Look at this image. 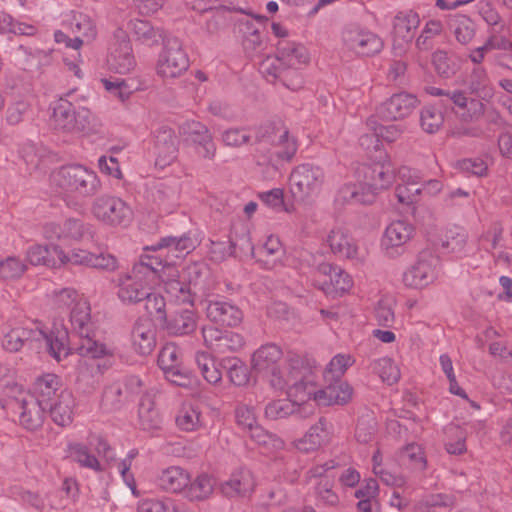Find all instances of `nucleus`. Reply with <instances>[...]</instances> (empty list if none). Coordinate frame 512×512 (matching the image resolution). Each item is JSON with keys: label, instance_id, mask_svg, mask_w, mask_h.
<instances>
[{"label": "nucleus", "instance_id": "obj_1", "mask_svg": "<svg viewBox=\"0 0 512 512\" xmlns=\"http://www.w3.org/2000/svg\"><path fill=\"white\" fill-rule=\"evenodd\" d=\"M52 181L62 192L74 199L94 197L102 189L97 173L81 164L60 167L52 174Z\"/></svg>", "mask_w": 512, "mask_h": 512}, {"label": "nucleus", "instance_id": "obj_2", "mask_svg": "<svg viewBox=\"0 0 512 512\" xmlns=\"http://www.w3.org/2000/svg\"><path fill=\"white\" fill-rule=\"evenodd\" d=\"M70 322L73 333L79 338L74 349L80 356L96 359L111 354L105 344L94 339V324L91 321V308L87 300L80 299L72 307Z\"/></svg>", "mask_w": 512, "mask_h": 512}, {"label": "nucleus", "instance_id": "obj_3", "mask_svg": "<svg viewBox=\"0 0 512 512\" xmlns=\"http://www.w3.org/2000/svg\"><path fill=\"white\" fill-rule=\"evenodd\" d=\"M52 121L54 128L70 133H90L95 128V117L84 107L76 109L65 98H60L53 107Z\"/></svg>", "mask_w": 512, "mask_h": 512}, {"label": "nucleus", "instance_id": "obj_4", "mask_svg": "<svg viewBox=\"0 0 512 512\" xmlns=\"http://www.w3.org/2000/svg\"><path fill=\"white\" fill-rule=\"evenodd\" d=\"M282 359V350L275 344H266L261 346L253 353V369L265 377L270 386L275 390H284L290 379H285V375L279 366Z\"/></svg>", "mask_w": 512, "mask_h": 512}, {"label": "nucleus", "instance_id": "obj_5", "mask_svg": "<svg viewBox=\"0 0 512 512\" xmlns=\"http://www.w3.org/2000/svg\"><path fill=\"white\" fill-rule=\"evenodd\" d=\"M441 270L440 257L431 249L419 252L416 262L403 274L405 286L422 289L432 284Z\"/></svg>", "mask_w": 512, "mask_h": 512}, {"label": "nucleus", "instance_id": "obj_6", "mask_svg": "<svg viewBox=\"0 0 512 512\" xmlns=\"http://www.w3.org/2000/svg\"><path fill=\"white\" fill-rule=\"evenodd\" d=\"M324 182V170L311 163L296 166L290 174L291 192L295 198L300 200L318 195Z\"/></svg>", "mask_w": 512, "mask_h": 512}, {"label": "nucleus", "instance_id": "obj_7", "mask_svg": "<svg viewBox=\"0 0 512 512\" xmlns=\"http://www.w3.org/2000/svg\"><path fill=\"white\" fill-rule=\"evenodd\" d=\"M190 62L182 42L176 37L164 39L158 56L157 74L164 79L180 77L189 68Z\"/></svg>", "mask_w": 512, "mask_h": 512}, {"label": "nucleus", "instance_id": "obj_8", "mask_svg": "<svg viewBox=\"0 0 512 512\" xmlns=\"http://www.w3.org/2000/svg\"><path fill=\"white\" fill-rule=\"evenodd\" d=\"M139 269H143L142 266H133L131 272L119 274L113 281L118 287L117 296L124 304L134 305L149 296L151 282L142 277Z\"/></svg>", "mask_w": 512, "mask_h": 512}, {"label": "nucleus", "instance_id": "obj_9", "mask_svg": "<svg viewBox=\"0 0 512 512\" xmlns=\"http://www.w3.org/2000/svg\"><path fill=\"white\" fill-rule=\"evenodd\" d=\"M91 211L96 219L111 226L128 222L132 217L130 207L122 199L107 194L94 200Z\"/></svg>", "mask_w": 512, "mask_h": 512}, {"label": "nucleus", "instance_id": "obj_10", "mask_svg": "<svg viewBox=\"0 0 512 512\" xmlns=\"http://www.w3.org/2000/svg\"><path fill=\"white\" fill-rule=\"evenodd\" d=\"M342 40L350 50L362 56L379 53L383 48V41L376 34L357 24L345 26Z\"/></svg>", "mask_w": 512, "mask_h": 512}, {"label": "nucleus", "instance_id": "obj_11", "mask_svg": "<svg viewBox=\"0 0 512 512\" xmlns=\"http://www.w3.org/2000/svg\"><path fill=\"white\" fill-rule=\"evenodd\" d=\"M107 63L111 70L120 74L129 73L136 66L129 37L121 28L116 29L113 34Z\"/></svg>", "mask_w": 512, "mask_h": 512}, {"label": "nucleus", "instance_id": "obj_12", "mask_svg": "<svg viewBox=\"0 0 512 512\" xmlns=\"http://www.w3.org/2000/svg\"><path fill=\"white\" fill-rule=\"evenodd\" d=\"M202 336L205 345L218 355L236 353L245 345L242 335L233 331H223L214 326L203 327Z\"/></svg>", "mask_w": 512, "mask_h": 512}, {"label": "nucleus", "instance_id": "obj_13", "mask_svg": "<svg viewBox=\"0 0 512 512\" xmlns=\"http://www.w3.org/2000/svg\"><path fill=\"white\" fill-rule=\"evenodd\" d=\"M420 24L419 15L410 10L399 12L393 19V49L398 54L406 51L415 36V30Z\"/></svg>", "mask_w": 512, "mask_h": 512}, {"label": "nucleus", "instance_id": "obj_14", "mask_svg": "<svg viewBox=\"0 0 512 512\" xmlns=\"http://www.w3.org/2000/svg\"><path fill=\"white\" fill-rule=\"evenodd\" d=\"M418 98L411 93L393 94L377 108V114L385 120H399L409 116L418 106Z\"/></svg>", "mask_w": 512, "mask_h": 512}, {"label": "nucleus", "instance_id": "obj_15", "mask_svg": "<svg viewBox=\"0 0 512 512\" xmlns=\"http://www.w3.org/2000/svg\"><path fill=\"white\" fill-rule=\"evenodd\" d=\"M163 285L166 294L174 301L182 304L190 301V292L185 287V282L182 281V271L180 272L177 267L165 260V265L160 268L156 276Z\"/></svg>", "mask_w": 512, "mask_h": 512}, {"label": "nucleus", "instance_id": "obj_16", "mask_svg": "<svg viewBox=\"0 0 512 512\" xmlns=\"http://www.w3.org/2000/svg\"><path fill=\"white\" fill-rule=\"evenodd\" d=\"M414 227L405 220L391 222L385 229L381 240V247L385 253L391 257L398 254V249L402 248L413 236Z\"/></svg>", "mask_w": 512, "mask_h": 512}, {"label": "nucleus", "instance_id": "obj_17", "mask_svg": "<svg viewBox=\"0 0 512 512\" xmlns=\"http://www.w3.org/2000/svg\"><path fill=\"white\" fill-rule=\"evenodd\" d=\"M205 310L211 322L222 326L235 327L243 320L241 309L226 300H208Z\"/></svg>", "mask_w": 512, "mask_h": 512}, {"label": "nucleus", "instance_id": "obj_18", "mask_svg": "<svg viewBox=\"0 0 512 512\" xmlns=\"http://www.w3.org/2000/svg\"><path fill=\"white\" fill-rule=\"evenodd\" d=\"M177 136L174 131L162 126L155 132V165L161 169L170 165L177 158Z\"/></svg>", "mask_w": 512, "mask_h": 512}, {"label": "nucleus", "instance_id": "obj_19", "mask_svg": "<svg viewBox=\"0 0 512 512\" xmlns=\"http://www.w3.org/2000/svg\"><path fill=\"white\" fill-rule=\"evenodd\" d=\"M448 102H452L450 107L464 122H476L485 113V105L481 100L468 98L460 90H454L453 93L448 94Z\"/></svg>", "mask_w": 512, "mask_h": 512}, {"label": "nucleus", "instance_id": "obj_20", "mask_svg": "<svg viewBox=\"0 0 512 512\" xmlns=\"http://www.w3.org/2000/svg\"><path fill=\"white\" fill-rule=\"evenodd\" d=\"M317 274L324 278L320 288L327 294L344 293L352 286L351 277L338 266L322 263L318 266Z\"/></svg>", "mask_w": 512, "mask_h": 512}, {"label": "nucleus", "instance_id": "obj_21", "mask_svg": "<svg viewBox=\"0 0 512 512\" xmlns=\"http://www.w3.org/2000/svg\"><path fill=\"white\" fill-rule=\"evenodd\" d=\"M16 407L20 410V424L27 430L34 431L43 425L47 406L35 397L25 395Z\"/></svg>", "mask_w": 512, "mask_h": 512}, {"label": "nucleus", "instance_id": "obj_22", "mask_svg": "<svg viewBox=\"0 0 512 512\" xmlns=\"http://www.w3.org/2000/svg\"><path fill=\"white\" fill-rule=\"evenodd\" d=\"M131 340L138 354H151L156 347V328L153 323L148 319L137 320L131 332Z\"/></svg>", "mask_w": 512, "mask_h": 512}, {"label": "nucleus", "instance_id": "obj_23", "mask_svg": "<svg viewBox=\"0 0 512 512\" xmlns=\"http://www.w3.org/2000/svg\"><path fill=\"white\" fill-rule=\"evenodd\" d=\"M358 173L363 176V183L373 194L388 188L394 181L393 172L384 164L362 165Z\"/></svg>", "mask_w": 512, "mask_h": 512}, {"label": "nucleus", "instance_id": "obj_24", "mask_svg": "<svg viewBox=\"0 0 512 512\" xmlns=\"http://www.w3.org/2000/svg\"><path fill=\"white\" fill-rule=\"evenodd\" d=\"M75 399L71 391L63 389L57 395L55 401L47 405L53 422L61 427L68 426L73 421Z\"/></svg>", "mask_w": 512, "mask_h": 512}, {"label": "nucleus", "instance_id": "obj_25", "mask_svg": "<svg viewBox=\"0 0 512 512\" xmlns=\"http://www.w3.org/2000/svg\"><path fill=\"white\" fill-rule=\"evenodd\" d=\"M185 133L198 146V153L205 159L212 160L216 154V146L209 129L202 123L191 121L186 124Z\"/></svg>", "mask_w": 512, "mask_h": 512}, {"label": "nucleus", "instance_id": "obj_26", "mask_svg": "<svg viewBox=\"0 0 512 512\" xmlns=\"http://www.w3.org/2000/svg\"><path fill=\"white\" fill-rule=\"evenodd\" d=\"M328 439L329 431L327 419L320 417L302 438L295 441V447L301 452L309 453L319 449Z\"/></svg>", "mask_w": 512, "mask_h": 512}, {"label": "nucleus", "instance_id": "obj_27", "mask_svg": "<svg viewBox=\"0 0 512 512\" xmlns=\"http://www.w3.org/2000/svg\"><path fill=\"white\" fill-rule=\"evenodd\" d=\"M309 60L306 48L287 39H281L277 43L276 62H280L287 68H295L305 64Z\"/></svg>", "mask_w": 512, "mask_h": 512}, {"label": "nucleus", "instance_id": "obj_28", "mask_svg": "<svg viewBox=\"0 0 512 512\" xmlns=\"http://www.w3.org/2000/svg\"><path fill=\"white\" fill-rule=\"evenodd\" d=\"M285 379H290V382L284 389H287V395L293 399L292 402L294 404L306 402L312 397L315 400V394L318 390L315 389L312 382L303 379V374L300 370L293 369V371L285 375Z\"/></svg>", "mask_w": 512, "mask_h": 512}, {"label": "nucleus", "instance_id": "obj_29", "mask_svg": "<svg viewBox=\"0 0 512 512\" xmlns=\"http://www.w3.org/2000/svg\"><path fill=\"white\" fill-rule=\"evenodd\" d=\"M61 390L59 377L55 374L47 373L36 379L33 386V394L28 396L35 397L38 402L47 406L55 401Z\"/></svg>", "mask_w": 512, "mask_h": 512}, {"label": "nucleus", "instance_id": "obj_30", "mask_svg": "<svg viewBox=\"0 0 512 512\" xmlns=\"http://www.w3.org/2000/svg\"><path fill=\"white\" fill-rule=\"evenodd\" d=\"M162 322L165 329L173 335L190 334L196 329V315L189 309L176 310Z\"/></svg>", "mask_w": 512, "mask_h": 512}, {"label": "nucleus", "instance_id": "obj_31", "mask_svg": "<svg viewBox=\"0 0 512 512\" xmlns=\"http://www.w3.org/2000/svg\"><path fill=\"white\" fill-rule=\"evenodd\" d=\"M352 394L353 388L347 382L340 381L318 390L315 401L321 405H344L351 400Z\"/></svg>", "mask_w": 512, "mask_h": 512}, {"label": "nucleus", "instance_id": "obj_32", "mask_svg": "<svg viewBox=\"0 0 512 512\" xmlns=\"http://www.w3.org/2000/svg\"><path fill=\"white\" fill-rule=\"evenodd\" d=\"M43 337L46 342L49 354L58 362L67 357L70 350H75V346L70 348L68 346L69 336L64 328L55 327L49 334H37V337Z\"/></svg>", "mask_w": 512, "mask_h": 512}, {"label": "nucleus", "instance_id": "obj_33", "mask_svg": "<svg viewBox=\"0 0 512 512\" xmlns=\"http://www.w3.org/2000/svg\"><path fill=\"white\" fill-rule=\"evenodd\" d=\"M138 417L142 430L154 433L161 429L162 419L155 409L153 399L148 394L141 398Z\"/></svg>", "mask_w": 512, "mask_h": 512}, {"label": "nucleus", "instance_id": "obj_34", "mask_svg": "<svg viewBox=\"0 0 512 512\" xmlns=\"http://www.w3.org/2000/svg\"><path fill=\"white\" fill-rule=\"evenodd\" d=\"M207 267L203 263L188 264L182 270V281L190 292V301L186 304L193 305L195 295L203 288L204 279L207 275Z\"/></svg>", "mask_w": 512, "mask_h": 512}, {"label": "nucleus", "instance_id": "obj_35", "mask_svg": "<svg viewBox=\"0 0 512 512\" xmlns=\"http://www.w3.org/2000/svg\"><path fill=\"white\" fill-rule=\"evenodd\" d=\"M190 482L189 474L178 466H172L162 471L159 476V486L172 493H177L185 490Z\"/></svg>", "mask_w": 512, "mask_h": 512}, {"label": "nucleus", "instance_id": "obj_36", "mask_svg": "<svg viewBox=\"0 0 512 512\" xmlns=\"http://www.w3.org/2000/svg\"><path fill=\"white\" fill-rule=\"evenodd\" d=\"M327 242L334 254L348 259L357 255V246L342 229H333L328 235Z\"/></svg>", "mask_w": 512, "mask_h": 512}, {"label": "nucleus", "instance_id": "obj_37", "mask_svg": "<svg viewBox=\"0 0 512 512\" xmlns=\"http://www.w3.org/2000/svg\"><path fill=\"white\" fill-rule=\"evenodd\" d=\"M252 256L268 267H273L276 260L283 254L282 245L277 237L269 236L256 250L250 245Z\"/></svg>", "mask_w": 512, "mask_h": 512}, {"label": "nucleus", "instance_id": "obj_38", "mask_svg": "<svg viewBox=\"0 0 512 512\" xmlns=\"http://www.w3.org/2000/svg\"><path fill=\"white\" fill-rule=\"evenodd\" d=\"M152 196L159 206L169 211L177 204L179 185L176 181L159 182L155 185Z\"/></svg>", "mask_w": 512, "mask_h": 512}, {"label": "nucleus", "instance_id": "obj_39", "mask_svg": "<svg viewBox=\"0 0 512 512\" xmlns=\"http://www.w3.org/2000/svg\"><path fill=\"white\" fill-rule=\"evenodd\" d=\"M254 489V480L249 471H240L232 476L223 486L222 490L229 497L245 496Z\"/></svg>", "mask_w": 512, "mask_h": 512}, {"label": "nucleus", "instance_id": "obj_40", "mask_svg": "<svg viewBox=\"0 0 512 512\" xmlns=\"http://www.w3.org/2000/svg\"><path fill=\"white\" fill-rule=\"evenodd\" d=\"M129 400L122 390L121 382H115L103 390L101 407L106 412H115L122 409Z\"/></svg>", "mask_w": 512, "mask_h": 512}, {"label": "nucleus", "instance_id": "obj_41", "mask_svg": "<svg viewBox=\"0 0 512 512\" xmlns=\"http://www.w3.org/2000/svg\"><path fill=\"white\" fill-rule=\"evenodd\" d=\"M37 334H42V331L22 327L12 329L4 336L2 346L9 352H17L26 342L32 339L38 340Z\"/></svg>", "mask_w": 512, "mask_h": 512}, {"label": "nucleus", "instance_id": "obj_42", "mask_svg": "<svg viewBox=\"0 0 512 512\" xmlns=\"http://www.w3.org/2000/svg\"><path fill=\"white\" fill-rule=\"evenodd\" d=\"M449 27L456 40L462 45L470 43L475 36V23L465 15L453 16L450 19Z\"/></svg>", "mask_w": 512, "mask_h": 512}, {"label": "nucleus", "instance_id": "obj_43", "mask_svg": "<svg viewBox=\"0 0 512 512\" xmlns=\"http://www.w3.org/2000/svg\"><path fill=\"white\" fill-rule=\"evenodd\" d=\"M130 27L136 39L144 44L153 45L163 39V31L153 27L151 23L146 20H132Z\"/></svg>", "mask_w": 512, "mask_h": 512}, {"label": "nucleus", "instance_id": "obj_44", "mask_svg": "<svg viewBox=\"0 0 512 512\" xmlns=\"http://www.w3.org/2000/svg\"><path fill=\"white\" fill-rule=\"evenodd\" d=\"M241 31L244 35L243 48L247 56L250 58L258 56L264 49L260 31L249 21L241 24Z\"/></svg>", "mask_w": 512, "mask_h": 512}, {"label": "nucleus", "instance_id": "obj_45", "mask_svg": "<svg viewBox=\"0 0 512 512\" xmlns=\"http://www.w3.org/2000/svg\"><path fill=\"white\" fill-rule=\"evenodd\" d=\"M55 234L58 238H71L79 240L84 238L86 235H92V226L84 223L79 219L70 218L64 221L62 226H54Z\"/></svg>", "mask_w": 512, "mask_h": 512}, {"label": "nucleus", "instance_id": "obj_46", "mask_svg": "<svg viewBox=\"0 0 512 512\" xmlns=\"http://www.w3.org/2000/svg\"><path fill=\"white\" fill-rule=\"evenodd\" d=\"M56 245L47 246L34 244L30 246L26 252L27 260L32 265H44L47 267L55 268L57 263L55 260L54 248Z\"/></svg>", "mask_w": 512, "mask_h": 512}, {"label": "nucleus", "instance_id": "obj_47", "mask_svg": "<svg viewBox=\"0 0 512 512\" xmlns=\"http://www.w3.org/2000/svg\"><path fill=\"white\" fill-rule=\"evenodd\" d=\"M366 126L371 132H375L378 139H382L387 143L397 141L404 132V126L399 124L382 125L377 122L374 117H370L366 121Z\"/></svg>", "mask_w": 512, "mask_h": 512}, {"label": "nucleus", "instance_id": "obj_48", "mask_svg": "<svg viewBox=\"0 0 512 512\" xmlns=\"http://www.w3.org/2000/svg\"><path fill=\"white\" fill-rule=\"evenodd\" d=\"M158 249L167 248L169 252L175 253L177 258L183 256V254L190 253L195 248L193 239L187 235L180 237L167 236L162 238L157 244Z\"/></svg>", "mask_w": 512, "mask_h": 512}, {"label": "nucleus", "instance_id": "obj_49", "mask_svg": "<svg viewBox=\"0 0 512 512\" xmlns=\"http://www.w3.org/2000/svg\"><path fill=\"white\" fill-rule=\"evenodd\" d=\"M69 25L71 32L75 36H80L83 43L91 42L96 37V27L87 15L81 13L74 15Z\"/></svg>", "mask_w": 512, "mask_h": 512}, {"label": "nucleus", "instance_id": "obj_50", "mask_svg": "<svg viewBox=\"0 0 512 512\" xmlns=\"http://www.w3.org/2000/svg\"><path fill=\"white\" fill-rule=\"evenodd\" d=\"M371 368L383 382L392 385L400 378V371L392 359L388 357L379 358L372 362Z\"/></svg>", "mask_w": 512, "mask_h": 512}, {"label": "nucleus", "instance_id": "obj_51", "mask_svg": "<svg viewBox=\"0 0 512 512\" xmlns=\"http://www.w3.org/2000/svg\"><path fill=\"white\" fill-rule=\"evenodd\" d=\"M222 364L227 369L230 381L236 386H243L249 380L248 368L239 358L223 359Z\"/></svg>", "mask_w": 512, "mask_h": 512}, {"label": "nucleus", "instance_id": "obj_52", "mask_svg": "<svg viewBox=\"0 0 512 512\" xmlns=\"http://www.w3.org/2000/svg\"><path fill=\"white\" fill-rule=\"evenodd\" d=\"M70 452L74 461L81 467L91 469L95 472H102L104 470L98 459L89 452L87 446L79 443L73 444L70 446Z\"/></svg>", "mask_w": 512, "mask_h": 512}, {"label": "nucleus", "instance_id": "obj_53", "mask_svg": "<svg viewBox=\"0 0 512 512\" xmlns=\"http://www.w3.org/2000/svg\"><path fill=\"white\" fill-rule=\"evenodd\" d=\"M54 254L58 258L60 264H73V265H82L86 267H90L92 252H89L84 249H72L69 253H65V251L60 246H55Z\"/></svg>", "mask_w": 512, "mask_h": 512}, {"label": "nucleus", "instance_id": "obj_54", "mask_svg": "<svg viewBox=\"0 0 512 512\" xmlns=\"http://www.w3.org/2000/svg\"><path fill=\"white\" fill-rule=\"evenodd\" d=\"M196 364L204 377V379L211 383L217 384L222 378L220 370L215 366L214 360L206 352H197L195 356Z\"/></svg>", "mask_w": 512, "mask_h": 512}, {"label": "nucleus", "instance_id": "obj_55", "mask_svg": "<svg viewBox=\"0 0 512 512\" xmlns=\"http://www.w3.org/2000/svg\"><path fill=\"white\" fill-rule=\"evenodd\" d=\"M213 491L212 479L207 475L198 476L192 483L188 484L184 492L190 500H203Z\"/></svg>", "mask_w": 512, "mask_h": 512}, {"label": "nucleus", "instance_id": "obj_56", "mask_svg": "<svg viewBox=\"0 0 512 512\" xmlns=\"http://www.w3.org/2000/svg\"><path fill=\"white\" fill-rule=\"evenodd\" d=\"M444 117L441 111L433 106H425L420 112V125L429 134L436 133L443 125Z\"/></svg>", "mask_w": 512, "mask_h": 512}, {"label": "nucleus", "instance_id": "obj_57", "mask_svg": "<svg viewBox=\"0 0 512 512\" xmlns=\"http://www.w3.org/2000/svg\"><path fill=\"white\" fill-rule=\"evenodd\" d=\"M200 412L193 406H183L176 417L177 426L184 431H195L201 426Z\"/></svg>", "mask_w": 512, "mask_h": 512}, {"label": "nucleus", "instance_id": "obj_58", "mask_svg": "<svg viewBox=\"0 0 512 512\" xmlns=\"http://www.w3.org/2000/svg\"><path fill=\"white\" fill-rule=\"evenodd\" d=\"M295 404L291 400H276L269 402L264 409L266 418L270 420H279L294 414Z\"/></svg>", "mask_w": 512, "mask_h": 512}, {"label": "nucleus", "instance_id": "obj_59", "mask_svg": "<svg viewBox=\"0 0 512 512\" xmlns=\"http://www.w3.org/2000/svg\"><path fill=\"white\" fill-rule=\"evenodd\" d=\"M36 28L32 25L15 21L11 15L0 12V33H13L18 35H34Z\"/></svg>", "mask_w": 512, "mask_h": 512}, {"label": "nucleus", "instance_id": "obj_60", "mask_svg": "<svg viewBox=\"0 0 512 512\" xmlns=\"http://www.w3.org/2000/svg\"><path fill=\"white\" fill-rule=\"evenodd\" d=\"M334 484V477H326L317 483L315 493L323 505L336 506L339 503V497L333 490Z\"/></svg>", "mask_w": 512, "mask_h": 512}, {"label": "nucleus", "instance_id": "obj_61", "mask_svg": "<svg viewBox=\"0 0 512 512\" xmlns=\"http://www.w3.org/2000/svg\"><path fill=\"white\" fill-rule=\"evenodd\" d=\"M163 265H165V260L161 255H145L141 256L140 262L134 266H142L143 269H139L142 277L154 282Z\"/></svg>", "mask_w": 512, "mask_h": 512}, {"label": "nucleus", "instance_id": "obj_62", "mask_svg": "<svg viewBox=\"0 0 512 512\" xmlns=\"http://www.w3.org/2000/svg\"><path fill=\"white\" fill-rule=\"evenodd\" d=\"M400 459L403 463L409 464L412 469L424 470L426 467L422 449L415 443L408 444L401 450Z\"/></svg>", "mask_w": 512, "mask_h": 512}, {"label": "nucleus", "instance_id": "obj_63", "mask_svg": "<svg viewBox=\"0 0 512 512\" xmlns=\"http://www.w3.org/2000/svg\"><path fill=\"white\" fill-rule=\"evenodd\" d=\"M26 270V265L17 257L9 256L0 260V278L13 280L20 278Z\"/></svg>", "mask_w": 512, "mask_h": 512}, {"label": "nucleus", "instance_id": "obj_64", "mask_svg": "<svg viewBox=\"0 0 512 512\" xmlns=\"http://www.w3.org/2000/svg\"><path fill=\"white\" fill-rule=\"evenodd\" d=\"M443 30L442 23L438 20H430L426 23L420 36L416 39V46L420 50H430L433 47L432 40L441 34Z\"/></svg>", "mask_w": 512, "mask_h": 512}]
</instances>
